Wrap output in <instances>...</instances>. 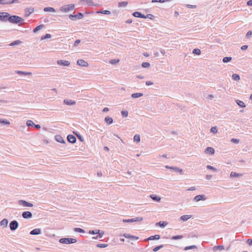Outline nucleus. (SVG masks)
<instances>
[{"instance_id": "obj_32", "label": "nucleus", "mask_w": 252, "mask_h": 252, "mask_svg": "<svg viewBox=\"0 0 252 252\" xmlns=\"http://www.w3.org/2000/svg\"><path fill=\"white\" fill-rule=\"evenodd\" d=\"M143 95V94L142 93H134L131 94V97L132 98H138Z\"/></svg>"}, {"instance_id": "obj_31", "label": "nucleus", "mask_w": 252, "mask_h": 252, "mask_svg": "<svg viewBox=\"0 0 252 252\" xmlns=\"http://www.w3.org/2000/svg\"><path fill=\"white\" fill-rule=\"evenodd\" d=\"M128 4L127 1H121L119 2L118 3V7H126Z\"/></svg>"}, {"instance_id": "obj_29", "label": "nucleus", "mask_w": 252, "mask_h": 252, "mask_svg": "<svg viewBox=\"0 0 252 252\" xmlns=\"http://www.w3.org/2000/svg\"><path fill=\"white\" fill-rule=\"evenodd\" d=\"M170 169L175 170L177 172H179L181 174H183V170L178 167L171 166L170 167Z\"/></svg>"}, {"instance_id": "obj_49", "label": "nucleus", "mask_w": 252, "mask_h": 252, "mask_svg": "<svg viewBox=\"0 0 252 252\" xmlns=\"http://www.w3.org/2000/svg\"><path fill=\"white\" fill-rule=\"evenodd\" d=\"M108 246V244H97L96 247L98 248H106Z\"/></svg>"}, {"instance_id": "obj_10", "label": "nucleus", "mask_w": 252, "mask_h": 252, "mask_svg": "<svg viewBox=\"0 0 252 252\" xmlns=\"http://www.w3.org/2000/svg\"><path fill=\"white\" fill-rule=\"evenodd\" d=\"M34 8L32 7L26 8L25 9V17H28L31 13L33 12Z\"/></svg>"}, {"instance_id": "obj_61", "label": "nucleus", "mask_w": 252, "mask_h": 252, "mask_svg": "<svg viewBox=\"0 0 252 252\" xmlns=\"http://www.w3.org/2000/svg\"><path fill=\"white\" fill-rule=\"evenodd\" d=\"M186 6L189 8H195L196 7V5L190 4H187Z\"/></svg>"}, {"instance_id": "obj_43", "label": "nucleus", "mask_w": 252, "mask_h": 252, "mask_svg": "<svg viewBox=\"0 0 252 252\" xmlns=\"http://www.w3.org/2000/svg\"><path fill=\"white\" fill-rule=\"evenodd\" d=\"M163 247V245H161L160 246H158V247L154 248L153 249V251L154 252H156L158 251V250H159L160 249H161V248H162Z\"/></svg>"}, {"instance_id": "obj_1", "label": "nucleus", "mask_w": 252, "mask_h": 252, "mask_svg": "<svg viewBox=\"0 0 252 252\" xmlns=\"http://www.w3.org/2000/svg\"><path fill=\"white\" fill-rule=\"evenodd\" d=\"M24 21L23 18L16 15L10 16L9 18V22L12 24L23 25Z\"/></svg>"}, {"instance_id": "obj_30", "label": "nucleus", "mask_w": 252, "mask_h": 252, "mask_svg": "<svg viewBox=\"0 0 252 252\" xmlns=\"http://www.w3.org/2000/svg\"><path fill=\"white\" fill-rule=\"evenodd\" d=\"M16 73L19 75H24L32 74V73L30 72H24V71H19V70L16 71Z\"/></svg>"}, {"instance_id": "obj_40", "label": "nucleus", "mask_w": 252, "mask_h": 252, "mask_svg": "<svg viewBox=\"0 0 252 252\" xmlns=\"http://www.w3.org/2000/svg\"><path fill=\"white\" fill-rule=\"evenodd\" d=\"M0 123L3 124L4 125H9L10 122L7 120L0 119Z\"/></svg>"}, {"instance_id": "obj_58", "label": "nucleus", "mask_w": 252, "mask_h": 252, "mask_svg": "<svg viewBox=\"0 0 252 252\" xmlns=\"http://www.w3.org/2000/svg\"><path fill=\"white\" fill-rule=\"evenodd\" d=\"M231 142H232V143L237 144L239 142V140L236 138H232L231 139Z\"/></svg>"}, {"instance_id": "obj_50", "label": "nucleus", "mask_w": 252, "mask_h": 252, "mask_svg": "<svg viewBox=\"0 0 252 252\" xmlns=\"http://www.w3.org/2000/svg\"><path fill=\"white\" fill-rule=\"evenodd\" d=\"M150 65V63L148 62H143L142 63V66L144 68H147L149 67Z\"/></svg>"}, {"instance_id": "obj_60", "label": "nucleus", "mask_w": 252, "mask_h": 252, "mask_svg": "<svg viewBox=\"0 0 252 252\" xmlns=\"http://www.w3.org/2000/svg\"><path fill=\"white\" fill-rule=\"evenodd\" d=\"M252 32L251 31H249L247 34H246V37L247 38H250V36L252 35Z\"/></svg>"}, {"instance_id": "obj_46", "label": "nucleus", "mask_w": 252, "mask_h": 252, "mask_svg": "<svg viewBox=\"0 0 252 252\" xmlns=\"http://www.w3.org/2000/svg\"><path fill=\"white\" fill-rule=\"evenodd\" d=\"M97 13H102V14H106V15H108V14H110L111 13L110 11H109V10H104V11H97Z\"/></svg>"}, {"instance_id": "obj_6", "label": "nucleus", "mask_w": 252, "mask_h": 252, "mask_svg": "<svg viewBox=\"0 0 252 252\" xmlns=\"http://www.w3.org/2000/svg\"><path fill=\"white\" fill-rule=\"evenodd\" d=\"M83 15L82 13L79 12L76 15L70 14L69 18L72 20H75V19H81L83 18Z\"/></svg>"}, {"instance_id": "obj_4", "label": "nucleus", "mask_w": 252, "mask_h": 252, "mask_svg": "<svg viewBox=\"0 0 252 252\" xmlns=\"http://www.w3.org/2000/svg\"><path fill=\"white\" fill-rule=\"evenodd\" d=\"M10 17V14L6 12H0V21L2 22L9 21V18Z\"/></svg>"}, {"instance_id": "obj_20", "label": "nucleus", "mask_w": 252, "mask_h": 252, "mask_svg": "<svg viewBox=\"0 0 252 252\" xmlns=\"http://www.w3.org/2000/svg\"><path fill=\"white\" fill-rule=\"evenodd\" d=\"M150 197L154 201L157 202H159L161 200V197L156 194H151Z\"/></svg>"}, {"instance_id": "obj_55", "label": "nucleus", "mask_w": 252, "mask_h": 252, "mask_svg": "<svg viewBox=\"0 0 252 252\" xmlns=\"http://www.w3.org/2000/svg\"><path fill=\"white\" fill-rule=\"evenodd\" d=\"M207 168L208 169H209L212 170H213L214 171H216L217 170V169L215 167H213V166H212L211 165H208L207 166Z\"/></svg>"}, {"instance_id": "obj_63", "label": "nucleus", "mask_w": 252, "mask_h": 252, "mask_svg": "<svg viewBox=\"0 0 252 252\" xmlns=\"http://www.w3.org/2000/svg\"><path fill=\"white\" fill-rule=\"evenodd\" d=\"M80 42H81V40L80 39H77L75 41L73 46L74 47H76L77 46V45L80 43Z\"/></svg>"}, {"instance_id": "obj_17", "label": "nucleus", "mask_w": 252, "mask_h": 252, "mask_svg": "<svg viewBox=\"0 0 252 252\" xmlns=\"http://www.w3.org/2000/svg\"><path fill=\"white\" fill-rule=\"evenodd\" d=\"M81 2H85L87 5L91 6H96L93 0H81Z\"/></svg>"}, {"instance_id": "obj_13", "label": "nucleus", "mask_w": 252, "mask_h": 252, "mask_svg": "<svg viewBox=\"0 0 252 252\" xmlns=\"http://www.w3.org/2000/svg\"><path fill=\"white\" fill-rule=\"evenodd\" d=\"M57 63L61 65L68 66L70 64V62L68 61L58 60Z\"/></svg>"}, {"instance_id": "obj_28", "label": "nucleus", "mask_w": 252, "mask_h": 252, "mask_svg": "<svg viewBox=\"0 0 252 252\" xmlns=\"http://www.w3.org/2000/svg\"><path fill=\"white\" fill-rule=\"evenodd\" d=\"M44 11L45 12H55V10L54 8L51 7H46L44 8Z\"/></svg>"}, {"instance_id": "obj_18", "label": "nucleus", "mask_w": 252, "mask_h": 252, "mask_svg": "<svg viewBox=\"0 0 252 252\" xmlns=\"http://www.w3.org/2000/svg\"><path fill=\"white\" fill-rule=\"evenodd\" d=\"M63 102L64 103V104L67 105H72L75 104L76 103V102L75 101L67 99H64L63 100Z\"/></svg>"}, {"instance_id": "obj_19", "label": "nucleus", "mask_w": 252, "mask_h": 252, "mask_svg": "<svg viewBox=\"0 0 252 252\" xmlns=\"http://www.w3.org/2000/svg\"><path fill=\"white\" fill-rule=\"evenodd\" d=\"M160 238L159 235H155L154 236H151L147 239H145V241L153 240H158Z\"/></svg>"}, {"instance_id": "obj_5", "label": "nucleus", "mask_w": 252, "mask_h": 252, "mask_svg": "<svg viewBox=\"0 0 252 252\" xmlns=\"http://www.w3.org/2000/svg\"><path fill=\"white\" fill-rule=\"evenodd\" d=\"M19 223L17 220L11 221L9 224V227L11 231H14L18 227Z\"/></svg>"}, {"instance_id": "obj_57", "label": "nucleus", "mask_w": 252, "mask_h": 252, "mask_svg": "<svg viewBox=\"0 0 252 252\" xmlns=\"http://www.w3.org/2000/svg\"><path fill=\"white\" fill-rule=\"evenodd\" d=\"M14 3H19V1L18 0H12L10 1H8L7 4H10Z\"/></svg>"}, {"instance_id": "obj_3", "label": "nucleus", "mask_w": 252, "mask_h": 252, "mask_svg": "<svg viewBox=\"0 0 252 252\" xmlns=\"http://www.w3.org/2000/svg\"><path fill=\"white\" fill-rule=\"evenodd\" d=\"M59 242L62 244H73L77 242V240L74 238H61L59 240Z\"/></svg>"}, {"instance_id": "obj_42", "label": "nucleus", "mask_w": 252, "mask_h": 252, "mask_svg": "<svg viewBox=\"0 0 252 252\" xmlns=\"http://www.w3.org/2000/svg\"><path fill=\"white\" fill-rule=\"evenodd\" d=\"M74 230L76 232H79V233H84L85 232L84 230L81 228H78V227L75 228L74 229Z\"/></svg>"}, {"instance_id": "obj_34", "label": "nucleus", "mask_w": 252, "mask_h": 252, "mask_svg": "<svg viewBox=\"0 0 252 252\" xmlns=\"http://www.w3.org/2000/svg\"><path fill=\"white\" fill-rule=\"evenodd\" d=\"M196 249L197 247L195 245H192L190 246H187L184 248V251H188L189 250H192V249Z\"/></svg>"}, {"instance_id": "obj_25", "label": "nucleus", "mask_w": 252, "mask_h": 252, "mask_svg": "<svg viewBox=\"0 0 252 252\" xmlns=\"http://www.w3.org/2000/svg\"><path fill=\"white\" fill-rule=\"evenodd\" d=\"M191 215H183L181 217L180 219L183 221H186L188 220L189 219L191 218Z\"/></svg>"}, {"instance_id": "obj_2", "label": "nucleus", "mask_w": 252, "mask_h": 252, "mask_svg": "<svg viewBox=\"0 0 252 252\" xmlns=\"http://www.w3.org/2000/svg\"><path fill=\"white\" fill-rule=\"evenodd\" d=\"M75 8L74 4H66L62 6L60 8V10L63 12H68L70 11L73 10Z\"/></svg>"}, {"instance_id": "obj_26", "label": "nucleus", "mask_w": 252, "mask_h": 252, "mask_svg": "<svg viewBox=\"0 0 252 252\" xmlns=\"http://www.w3.org/2000/svg\"><path fill=\"white\" fill-rule=\"evenodd\" d=\"M105 122L107 123L108 125H110L113 123V119L112 118L107 116L105 118Z\"/></svg>"}, {"instance_id": "obj_36", "label": "nucleus", "mask_w": 252, "mask_h": 252, "mask_svg": "<svg viewBox=\"0 0 252 252\" xmlns=\"http://www.w3.org/2000/svg\"><path fill=\"white\" fill-rule=\"evenodd\" d=\"M44 25H40L37 27H36L35 28H34L33 30V32H36L37 31L41 29L44 27Z\"/></svg>"}, {"instance_id": "obj_45", "label": "nucleus", "mask_w": 252, "mask_h": 252, "mask_svg": "<svg viewBox=\"0 0 252 252\" xmlns=\"http://www.w3.org/2000/svg\"><path fill=\"white\" fill-rule=\"evenodd\" d=\"M183 236L182 235H176V236H172V240H178V239H181L182 238H183Z\"/></svg>"}, {"instance_id": "obj_22", "label": "nucleus", "mask_w": 252, "mask_h": 252, "mask_svg": "<svg viewBox=\"0 0 252 252\" xmlns=\"http://www.w3.org/2000/svg\"><path fill=\"white\" fill-rule=\"evenodd\" d=\"M213 250L214 251H217L218 250L221 251L224 250V247L223 245L216 246L213 247Z\"/></svg>"}, {"instance_id": "obj_54", "label": "nucleus", "mask_w": 252, "mask_h": 252, "mask_svg": "<svg viewBox=\"0 0 252 252\" xmlns=\"http://www.w3.org/2000/svg\"><path fill=\"white\" fill-rule=\"evenodd\" d=\"M123 236L126 238H128V239H132V235L129 234H127V233H125L124 234Z\"/></svg>"}, {"instance_id": "obj_7", "label": "nucleus", "mask_w": 252, "mask_h": 252, "mask_svg": "<svg viewBox=\"0 0 252 252\" xmlns=\"http://www.w3.org/2000/svg\"><path fill=\"white\" fill-rule=\"evenodd\" d=\"M143 220V218L141 217H137L136 218H133L128 220H123L124 222H133L135 221H140Z\"/></svg>"}, {"instance_id": "obj_12", "label": "nucleus", "mask_w": 252, "mask_h": 252, "mask_svg": "<svg viewBox=\"0 0 252 252\" xmlns=\"http://www.w3.org/2000/svg\"><path fill=\"white\" fill-rule=\"evenodd\" d=\"M67 138L68 141L72 144L75 143L76 141V137L73 135H71V134L68 135L67 136Z\"/></svg>"}, {"instance_id": "obj_27", "label": "nucleus", "mask_w": 252, "mask_h": 252, "mask_svg": "<svg viewBox=\"0 0 252 252\" xmlns=\"http://www.w3.org/2000/svg\"><path fill=\"white\" fill-rule=\"evenodd\" d=\"M236 103L241 107L244 108L246 107V105L244 102L239 100H236Z\"/></svg>"}, {"instance_id": "obj_53", "label": "nucleus", "mask_w": 252, "mask_h": 252, "mask_svg": "<svg viewBox=\"0 0 252 252\" xmlns=\"http://www.w3.org/2000/svg\"><path fill=\"white\" fill-rule=\"evenodd\" d=\"M119 61H120L119 60L113 59V60H111L109 61V62L111 64H115V63H118V62H119Z\"/></svg>"}, {"instance_id": "obj_59", "label": "nucleus", "mask_w": 252, "mask_h": 252, "mask_svg": "<svg viewBox=\"0 0 252 252\" xmlns=\"http://www.w3.org/2000/svg\"><path fill=\"white\" fill-rule=\"evenodd\" d=\"M121 113L124 117H127L128 115V112L127 111H122Z\"/></svg>"}, {"instance_id": "obj_15", "label": "nucleus", "mask_w": 252, "mask_h": 252, "mask_svg": "<svg viewBox=\"0 0 252 252\" xmlns=\"http://www.w3.org/2000/svg\"><path fill=\"white\" fill-rule=\"evenodd\" d=\"M132 15L135 17L142 18L144 19H146V17L144 14H142L139 12H134L132 13Z\"/></svg>"}, {"instance_id": "obj_21", "label": "nucleus", "mask_w": 252, "mask_h": 252, "mask_svg": "<svg viewBox=\"0 0 252 252\" xmlns=\"http://www.w3.org/2000/svg\"><path fill=\"white\" fill-rule=\"evenodd\" d=\"M55 139L58 142L62 143H65L64 140H63V138L61 135H56Z\"/></svg>"}, {"instance_id": "obj_37", "label": "nucleus", "mask_w": 252, "mask_h": 252, "mask_svg": "<svg viewBox=\"0 0 252 252\" xmlns=\"http://www.w3.org/2000/svg\"><path fill=\"white\" fill-rule=\"evenodd\" d=\"M232 77L233 80H236V81H238L240 80V76L237 74H233Z\"/></svg>"}, {"instance_id": "obj_35", "label": "nucleus", "mask_w": 252, "mask_h": 252, "mask_svg": "<svg viewBox=\"0 0 252 252\" xmlns=\"http://www.w3.org/2000/svg\"><path fill=\"white\" fill-rule=\"evenodd\" d=\"M232 60V58L230 57H225L223 58L222 61L223 63H226L230 62Z\"/></svg>"}, {"instance_id": "obj_16", "label": "nucleus", "mask_w": 252, "mask_h": 252, "mask_svg": "<svg viewBox=\"0 0 252 252\" xmlns=\"http://www.w3.org/2000/svg\"><path fill=\"white\" fill-rule=\"evenodd\" d=\"M77 63V64L82 66H87L88 65V63L82 59L78 60Z\"/></svg>"}, {"instance_id": "obj_11", "label": "nucleus", "mask_w": 252, "mask_h": 252, "mask_svg": "<svg viewBox=\"0 0 252 252\" xmlns=\"http://www.w3.org/2000/svg\"><path fill=\"white\" fill-rule=\"evenodd\" d=\"M32 215L31 212L25 211L22 213V217L24 219H30L32 218Z\"/></svg>"}, {"instance_id": "obj_24", "label": "nucleus", "mask_w": 252, "mask_h": 252, "mask_svg": "<svg viewBox=\"0 0 252 252\" xmlns=\"http://www.w3.org/2000/svg\"><path fill=\"white\" fill-rule=\"evenodd\" d=\"M206 153H209L211 155H213L215 153V150L212 147H207L205 150Z\"/></svg>"}, {"instance_id": "obj_64", "label": "nucleus", "mask_w": 252, "mask_h": 252, "mask_svg": "<svg viewBox=\"0 0 252 252\" xmlns=\"http://www.w3.org/2000/svg\"><path fill=\"white\" fill-rule=\"evenodd\" d=\"M247 243L250 245L252 246V239H249L247 240Z\"/></svg>"}, {"instance_id": "obj_9", "label": "nucleus", "mask_w": 252, "mask_h": 252, "mask_svg": "<svg viewBox=\"0 0 252 252\" xmlns=\"http://www.w3.org/2000/svg\"><path fill=\"white\" fill-rule=\"evenodd\" d=\"M19 204L25 207H32L33 206V204L23 200H19Z\"/></svg>"}, {"instance_id": "obj_56", "label": "nucleus", "mask_w": 252, "mask_h": 252, "mask_svg": "<svg viewBox=\"0 0 252 252\" xmlns=\"http://www.w3.org/2000/svg\"><path fill=\"white\" fill-rule=\"evenodd\" d=\"M104 234V232L103 231L99 230V233H98V235L97 236H98L99 238H102Z\"/></svg>"}, {"instance_id": "obj_51", "label": "nucleus", "mask_w": 252, "mask_h": 252, "mask_svg": "<svg viewBox=\"0 0 252 252\" xmlns=\"http://www.w3.org/2000/svg\"><path fill=\"white\" fill-rule=\"evenodd\" d=\"M27 125L28 126H34V124L33 122L32 121H31V120H28L27 121Z\"/></svg>"}, {"instance_id": "obj_62", "label": "nucleus", "mask_w": 252, "mask_h": 252, "mask_svg": "<svg viewBox=\"0 0 252 252\" xmlns=\"http://www.w3.org/2000/svg\"><path fill=\"white\" fill-rule=\"evenodd\" d=\"M8 1L6 0H0V4H7Z\"/></svg>"}, {"instance_id": "obj_23", "label": "nucleus", "mask_w": 252, "mask_h": 252, "mask_svg": "<svg viewBox=\"0 0 252 252\" xmlns=\"http://www.w3.org/2000/svg\"><path fill=\"white\" fill-rule=\"evenodd\" d=\"M8 223V220L6 219H4L0 222V225L4 227H6Z\"/></svg>"}, {"instance_id": "obj_41", "label": "nucleus", "mask_w": 252, "mask_h": 252, "mask_svg": "<svg viewBox=\"0 0 252 252\" xmlns=\"http://www.w3.org/2000/svg\"><path fill=\"white\" fill-rule=\"evenodd\" d=\"M134 140L137 142H139L140 141V137L138 134H136L134 136Z\"/></svg>"}, {"instance_id": "obj_38", "label": "nucleus", "mask_w": 252, "mask_h": 252, "mask_svg": "<svg viewBox=\"0 0 252 252\" xmlns=\"http://www.w3.org/2000/svg\"><path fill=\"white\" fill-rule=\"evenodd\" d=\"M192 53L194 54L199 55L201 54V51L199 49L195 48V49H193Z\"/></svg>"}, {"instance_id": "obj_47", "label": "nucleus", "mask_w": 252, "mask_h": 252, "mask_svg": "<svg viewBox=\"0 0 252 252\" xmlns=\"http://www.w3.org/2000/svg\"><path fill=\"white\" fill-rule=\"evenodd\" d=\"M21 42L20 41V40H15L13 42H12V43H11L9 45L10 46H14V45H18L19 44H20Z\"/></svg>"}, {"instance_id": "obj_39", "label": "nucleus", "mask_w": 252, "mask_h": 252, "mask_svg": "<svg viewBox=\"0 0 252 252\" xmlns=\"http://www.w3.org/2000/svg\"><path fill=\"white\" fill-rule=\"evenodd\" d=\"M89 233L91 234H96L98 233H99V230L95 229V230H90Z\"/></svg>"}, {"instance_id": "obj_48", "label": "nucleus", "mask_w": 252, "mask_h": 252, "mask_svg": "<svg viewBox=\"0 0 252 252\" xmlns=\"http://www.w3.org/2000/svg\"><path fill=\"white\" fill-rule=\"evenodd\" d=\"M51 37V35L50 34L47 33L44 36H42L41 38V40H44V39H45L49 38Z\"/></svg>"}, {"instance_id": "obj_44", "label": "nucleus", "mask_w": 252, "mask_h": 252, "mask_svg": "<svg viewBox=\"0 0 252 252\" xmlns=\"http://www.w3.org/2000/svg\"><path fill=\"white\" fill-rule=\"evenodd\" d=\"M210 131L211 132L214 133H217L218 132L217 127L216 126L212 127L210 129Z\"/></svg>"}, {"instance_id": "obj_8", "label": "nucleus", "mask_w": 252, "mask_h": 252, "mask_svg": "<svg viewBox=\"0 0 252 252\" xmlns=\"http://www.w3.org/2000/svg\"><path fill=\"white\" fill-rule=\"evenodd\" d=\"M206 198V196L204 194L197 195L194 197L193 200L196 202H198L201 200H205Z\"/></svg>"}, {"instance_id": "obj_33", "label": "nucleus", "mask_w": 252, "mask_h": 252, "mask_svg": "<svg viewBox=\"0 0 252 252\" xmlns=\"http://www.w3.org/2000/svg\"><path fill=\"white\" fill-rule=\"evenodd\" d=\"M168 223L166 221H159L156 223V225H158L161 227H164L167 225Z\"/></svg>"}, {"instance_id": "obj_52", "label": "nucleus", "mask_w": 252, "mask_h": 252, "mask_svg": "<svg viewBox=\"0 0 252 252\" xmlns=\"http://www.w3.org/2000/svg\"><path fill=\"white\" fill-rule=\"evenodd\" d=\"M240 175L238 173L234 172H231L230 173V176L232 178L238 177Z\"/></svg>"}, {"instance_id": "obj_14", "label": "nucleus", "mask_w": 252, "mask_h": 252, "mask_svg": "<svg viewBox=\"0 0 252 252\" xmlns=\"http://www.w3.org/2000/svg\"><path fill=\"white\" fill-rule=\"evenodd\" d=\"M41 233V230L40 228H35L32 230L30 234L31 235H39Z\"/></svg>"}]
</instances>
